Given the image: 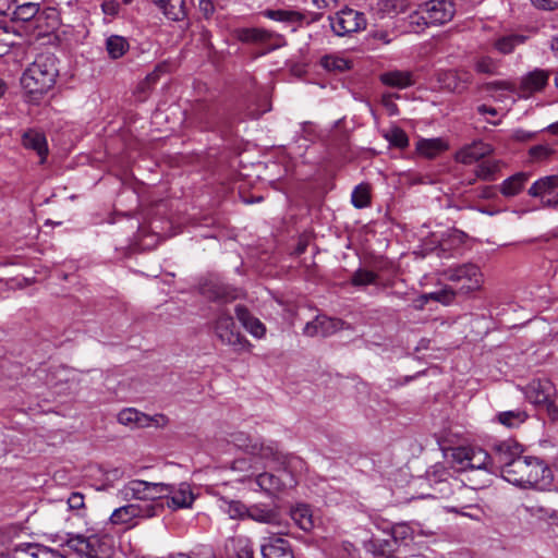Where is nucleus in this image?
Wrapping results in <instances>:
<instances>
[{
  "label": "nucleus",
  "instance_id": "f257e3e1",
  "mask_svg": "<svg viewBox=\"0 0 558 558\" xmlns=\"http://www.w3.org/2000/svg\"><path fill=\"white\" fill-rule=\"evenodd\" d=\"M57 58L52 53L38 54L21 77L23 88L38 100L50 90L58 76Z\"/></svg>",
  "mask_w": 558,
  "mask_h": 558
},
{
  "label": "nucleus",
  "instance_id": "f03ea898",
  "mask_svg": "<svg viewBox=\"0 0 558 558\" xmlns=\"http://www.w3.org/2000/svg\"><path fill=\"white\" fill-rule=\"evenodd\" d=\"M505 480L520 487L544 488L550 485L553 472L539 458L522 457L509 468Z\"/></svg>",
  "mask_w": 558,
  "mask_h": 558
},
{
  "label": "nucleus",
  "instance_id": "7ed1b4c3",
  "mask_svg": "<svg viewBox=\"0 0 558 558\" xmlns=\"http://www.w3.org/2000/svg\"><path fill=\"white\" fill-rule=\"evenodd\" d=\"M426 478L434 487V494L429 495L433 498H450L454 494V488L459 495L468 493V487L458 481L442 463L430 466L426 471Z\"/></svg>",
  "mask_w": 558,
  "mask_h": 558
},
{
  "label": "nucleus",
  "instance_id": "20e7f679",
  "mask_svg": "<svg viewBox=\"0 0 558 558\" xmlns=\"http://www.w3.org/2000/svg\"><path fill=\"white\" fill-rule=\"evenodd\" d=\"M214 329L221 343L232 347L236 352L245 351L251 345L236 329L234 319L229 313L220 312L218 314Z\"/></svg>",
  "mask_w": 558,
  "mask_h": 558
},
{
  "label": "nucleus",
  "instance_id": "39448f33",
  "mask_svg": "<svg viewBox=\"0 0 558 558\" xmlns=\"http://www.w3.org/2000/svg\"><path fill=\"white\" fill-rule=\"evenodd\" d=\"M522 453V445L512 438L494 444L490 453L494 473L501 472L505 477L509 468H511L517 459L521 458Z\"/></svg>",
  "mask_w": 558,
  "mask_h": 558
},
{
  "label": "nucleus",
  "instance_id": "423d86ee",
  "mask_svg": "<svg viewBox=\"0 0 558 558\" xmlns=\"http://www.w3.org/2000/svg\"><path fill=\"white\" fill-rule=\"evenodd\" d=\"M168 489L169 487L165 483L133 480L124 485L121 493L126 499L150 500V504H160L163 508V495Z\"/></svg>",
  "mask_w": 558,
  "mask_h": 558
},
{
  "label": "nucleus",
  "instance_id": "0eeeda50",
  "mask_svg": "<svg viewBox=\"0 0 558 558\" xmlns=\"http://www.w3.org/2000/svg\"><path fill=\"white\" fill-rule=\"evenodd\" d=\"M329 20L331 28L337 36L360 32L365 29L367 25L364 13L348 7L337 12L335 16H330Z\"/></svg>",
  "mask_w": 558,
  "mask_h": 558
},
{
  "label": "nucleus",
  "instance_id": "6e6552de",
  "mask_svg": "<svg viewBox=\"0 0 558 558\" xmlns=\"http://www.w3.org/2000/svg\"><path fill=\"white\" fill-rule=\"evenodd\" d=\"M445 276L449 281L462 282L468 281V284H460L458 292L461 294H469L481 288L483 279L480 268L474 264H463L456 267H450L445 271Z\"/></svg>",
  "mask_w": 558,
  "mask_h": 558
},
{
  "label": "nucleus",
  "instance_id": "1a4fd4ad",
  "mask_svg": "<svg viewBox=\"0 0 558 558\" xmlns=\"http://www.w3.org/2000/svg\"><path fill=\"white\" fill-rule=\"evenodd\" d=\"M161 512L162 505L160 504H129L116 509L110 515V522L112 524H125L134 518H153Z\"/></svg>",
  "mask_w": 558,
  "mask_h": 558
},
{
  "label": "nucleus",
  "instance_id": "9d476101",
  "mask_svg": "<svg viewBox=\"0 0 558 558\" xmlns=\"http://www.w3.org/2000/svg\"><path fill=\"white\" fill-rule=\"evenodd\" d=\"M424 25H438L449 22L454 15V5L447 0H429L421 5Z\"/></svg>",
  "mask_w": 558,
  "mask_h": 558
},
{
  "label": "nucleus",
  "instance_id": "9b49d317",
  "mask_svg": "<svg viewBox=\"0 0 558 558\" xmlns=\"http://www.w3.org/2000/svg\"><path fill=\"white\" fill-rule=\"evenodd\" d=\"M550 75V70H544L538 68L527 72L521 77L515 94L520 98H529L536 93L543 92L548 85Z\"/></svg>",
  "mask_w": 558,
  "mask_h": 558
},
{
  "label": "nucleus",
  "instance_id": "f8f14e48",
  "mask_svg": "<svg viewBox=\"0 0 558 558\" xmlns=\"http://www.w3.org/2000/svg\"><path fill=\"white\" fill-rule=\"evenodd\" d=\"M345 323L340 318L318 314L312 322L305 325L303 332L308 337H328L343 329Z\"/></svg>",
  "mask_w": 558,
  "mask_h": 558
},
{
  "label": "nucleus",
  "instance_id": "ddd939ff",
  "mask_svg": "<svg viewBox=\"0 0 558 558\" xmlns=\"http://www.w3.org/2000/svg\"><path fill=\"white\" fill-rule=\"evenodd\" d=\"M236 38L246 44L265 45L268 50H274L281 46L283 40L281 36L276 35L263 28H239L235 32Z\"/></svg>",
  "mask_w": 558,
  "mask_h": 558
},
{
  "label": "nucleus",
  "instance_id": "4468645a",
  "mask_svg": "<svg viewBox=\"0 0 558 558\" xmlns=\"http://www.w3.org/2000/svg\"><path fill=\"white\" fill-rule=\"evenodd\" d=\"M169 487L163 495V504H166L172 510L190 508L194 501V495L191 487L186 483L180 484L177 488L172 484H166Z\"/></svg>",
  "mask_w": 558,
  "mask_h": 558
},
{
  "label": "nucleus",
  "instance_id": "2eb2a0df",
  "mask_svg": "<svg viewBox=\"0 0 558 558\" xmlns=\"http://www.w3.org/2000/svg\"><path fill=\"white\" fill-rule=\"evenodd\" d=\"M8 15H11L13 21L28 22L35 20L39 22L44 15L47 19H50L52 15L54 16V11L49 10V12L39 13V3L20 0L17 3H13Z\"/></svg>",
  "mask_w": 558,
  "mask_h": 558
},
{
  "label": "nucleus",
  "instance_id": "dca6fc26",
  "mask_svg": "<svg viewBox=\"0 0 558 558\" xmlns=\"http://www.w3.org/2000/svg\"><path fill=\"white\" fill-rule=\"evenodd\" d=\"M192 119L204 130H215L219 124V112L215 105L197 101L192 108Z\"/></svg>",
  "mask_w": 558,
  "mask_h": 558
},
{
  "label": "nucleus",
  "instance_id": "f3484780",
  "mask_svg": "<svg viewBox=\"0 0 558 558\" xmlns=\"http://www.w3.org/2000/svg\"><path fill=\"white\" fill-rule=\"evenodd\" d=\"M473 490L468 487V493H463L459 495L454 489V494L451 496L453 498V505H448L445 509L448 512L469 517L471 519H478L481 509L476 504H473V498H469L468 495H473Z\"/></svg>",
  "mask_w": 558,
  "mask_h": 558
},
{
  "label": "nucleus",
  "instance_id": "a211bd4d",
  "mask_svg": "<svg viewBox=\"0 0 558 558\" xmlns=\"http://www.w3.org/2000/svg\"><path fill=\"white\" fill-rule=\"evenodd\" d=\"M551 385L548 380H533L527 386V398L536 405H546L549 413H556L558 409L550 400Z\"/></svg>",
  "mask_w": 558,
  "mask_h": 558
},
{
  "label": "nucleus",
  "instance_id": "6ab92c4d",
  "mask_svg": "<svg viewBox=\"0 0 558 558\" xmlns=\"http://www.w3.org/2000/svg\"><path fill=\"white\" fill-rule=\"evenodd\" d=\"M250 454L257 456L262 459L271 460L279 464L280 466L286 468L288 463V454H284L279 450L278 444L270 441L269 444H265L264 441H254V446L251 447Z\"/></svg>",
  "mask_w": 558,
  "mask_h": 558
},
{
  "label": "nucleus",
  "instance_id": "aec40b11",
  "mask_svg": "<svg viewBox=\"0 0 558 558\" xmlns=\"http://www.w3.org/2000/svg\"><path fill=\"white\" fill-rule=\"evenodd\" d=\"M493 151L489 144L482 141H475L470 145L462 147L456 154V160L463 165H471L480 159L486 157Z\"/></svg>",
  "mask_w": 558,
  "mask_h": 558
},
{
  "label": "nucleus",
  "instance_id": "412c9836",
  "mask_svg": "<svg viewBox=\"0 0 558 558\" xmlns=\"http://www.w3.org/2000/svg\"><path fill=\"white\" fill-rule=\"evenodd\" d=\"M263 558H294L292 546L282 537H269L262 545Z\"/></svg>",
  "mask_w": 558,
  "mask_h": 558
},
{
  "label": "nucleus",
  "instance_id": "4be33fe9",
  "mask_svg": "<svg viewBox=\"0 0 558 558\" xmlns=\"http://www.w3.org/2000/svg\"><path fill=\"white\" fill-rule=\"evenodd\" d=\"M153 2L171 21L181 22L187 19L189 8L185 0H153Z\"/></svg>",
  "mask_w": 558,
  "mask_h": 558
},
{
  "label": "nucleus",
  "instance_id": "5701e85b",
  "mask_svg": "<svg viewBox=\"0 0 558 558\" xmlns=\"http://www.w3.org/2000/svg\"><path fill=\"white\" fill-rule=\"evenodd\" d=\"M23 146L33 149L40 157V163H44L48 155V145L45 134L35 130H28L22 137Z\"/></svg>",
  "mask_w": 558,
  "mask_h": 558
},
{
  "label": "nucleus",
  "instance_id": "b1692460",
  "mask_svg": "<svg viewBox=\"0 0 558 558\" xmlns=\"http://www.w3.org/2000/svg\"><path fill=\"white\" fill-rule=\"evenodd\" d=\"M384 264V262H375L373 264V270L366 268L356 269L351 276L350 283L355 288L376 284L379 278L377 271L383 270L385 268Z\"/></svg>",
  "mask_w": 558,
  "mask_h": 558
},
{
  "label": "nucleus",
  "instance_id": "393cba45",
  "mask_svg": "<svg viewBox=\"0 0 558 558\" xmlns=\"http://www.w3.org/2000/svg\"><path fill=\"white\" fill-rule=\"evenodd\" d=\"M458 293V290H454L453 288L447 286L440 289L439 291L422 294L417 299L418 304L416 305V308L422 310L424 305L427 304L429 301H435L444 305H449L453 302Z\"/></svg>",
  "mask_w": 558,
  "mask_h": 558
},
{
  "label": "nucleus",
  "instance_id": "a878e982",
  "mask_svg": "<svg viewBox=\"0 0 558 558\" xmlns=\"http://www.w3.org/2000/svg\"><path fill=\"white\" fill-rule=\"evenodd\" d=\"M529 180V174L525 172H518L506 179L499 187L500 193L505 197L517 196L524 187Z\"/></svg>",
  "mask_w": 558,
  "mask_h": 558
},
{
  "label": "nucleus",
  "instance_id": "bb28decb",
  "mask_svg": "<svg viewBox=\"0 0 558 558\" xmlns=\"http://www.w3.org/2000/svg\"><path fill=\"white\" fill-rule=\"evenodd\" d=\"M437 81L444 89L452 93H462L466 88V81L462 80L454 70L439 72Z\"/></svg>",
  "mask_w": 558,
  "mask_h": 558
},
{
  "label": "nucleus",
  "instance_id": "cd10ccee",
  "mask_svg": "<svg viewBox=\"0 0 558 558\" xmlns=\"http://www.w3.org/2000/svg\"><path fill=\"white\" fill-rule=\"evenodd\" d=\"M380 82L390 87L405 88L414 84L409 71H389L380 75Z\"/></svg>",
  "mask_w": 558,
  "mask_h": 558
},
{
  "label": "nucleus",
  "instance_id": "c85d7f7f",
  "mask_svg": "<svg viewBox=\"0 0 558 558\" xmlns=\"http://www.w3.org/2000/svg\"><path fill=\"white\" fill-rule=\"evenodd\" d=\"M468 470H486L494 473L492 454L470 447Z\"/></svg>",
  "mask_w": 558,
  "mask_h": 558
},
{
  "label": "nucleus",
  "instance_id": "c756f323",
  "mask_svg": "<svg viewBox=\"0 0 558 558\" xmlns=\"http://www.w3.org/2000/svg\"><path fill=\"white\" fill-rule=\"evenodd\" d=\"M558 189V175H547L535 181L527 193L532 197H544L550 195Z\"/></svg>",
  "mask_w": 558,
  "mask_h": 558
},
{
  "label": "nucleus",
  "instance_id": "7c9ffc66",
  "mask_svg": "<svg viewBox=\"0 0 558 558\" xmlns=\"http://www.w3.org/2000/svg\"><path fill=\"white\" fill-rule=\"evenodd\" d=\"M447 148H448L447 143L441 138L420 140L416 143V150L421 155H423L429 159L435 158L440 153L447 150Z\"/></svg>",
  "mask_w": 558,
  "mask_h": 558
},
{
  "label": "nucleus",
  "instance_id": "2f4dec72",
  "mask_svg": "<svg viewBox=\"0 0 558 558\" xmlns=\"http://www.w3.org/2000/svg\"><path fill=\"white\" fill-rule=\"evenodd\" d=\"M202 293L205 298L215 302H229L235 299V294L227 287L218 283H206L202 288Z\"/></svg>",
  "mask_w": 558,
  "mask_h": 558
},
{
  "label": "nucleus",
  "instance_id": "473e14b6",
  "mask_svg": "<svg viewBox=\"0 0 558 558\" xmlns=\"http://www.w3.org/2000/svg\"><path fill=\"white\" fill-rule=\"evenodd\" d=\"M14 550L28 553L33 558H65L57 550L32 543L17 544Z\"/></svg>",
  "mask_w": 558,
  "mask_h": 558
},
{
  "label": "nucleus",
  "instance_id": "72a5a7b5",
  "mask_svg": "<svg viewBox=\"0 0 558 558\" xmlns=\"http://www.w3.org/2000/svg\"><path fill=\"white\" fill-rule=\"evenodd\" d=\"M319 64L328 72L331 73H343L349 71L352 68V61L349 59H344L337 54H326L324 56Z\"/></svg>",
  "mask_w": 558,
  "mask_h": 558
},
{
  "label": "nucleus",
  "instance_id": "f704fd0d",
  "mask_svg": "<svg viewBox=\"0 0 558 558\" xmlns=\"http://www.w3.org/2000/svg\"><path fill=\"white\" fill-rule=\"evenodd\" d=\"M106 49L113 60L123 57L130 49V44L123 36L111 35L106 40Z\"/></svg>",
  "mask_w": 558,
  "mask_h": 558
},
{
  "label": "nucleus",
  "instance_id": "c9c22d12",
  "mask_svg": "<svg viewBox=\"0 0 558 558\" xmlns=\"http://www.w3.org/2000/svg\"><path fill=\"white\" fill-rule=\"evenodd\" d=\"M526 36L520 34H510L506 36L499 37L494 47L502 54H508L513 52L515 47L523 45L526 40Z\"/></svg>",
  "mask_w": 558,
  "mask_h": 558
},
{
  "label": "nucleus",
  "instance_id": "e433bc0d",
  "mask_svg": "<svg viewBox=\"0 0 558 558\" xmlns=\"http://www.w3.org/2000/svg\"><path fill=\"white\" fill-rule=\"evenodd\" d=\"M256 484L269 494L278 493L284 487V483L278 476L268 472L257 475Z\"/></svg>",
  "mask_w": 558,
  "mask_h": 558
},
{
  "label": "nucleus",
  "instance_id": "4c0bfd02",
  "mask_svg": "<svg viewBox=\"0 0 558 558\" xmlns=\"http://www.w3.org/2000/svg\"><path fill=\"white\" fill-rule=\"evenodd\" d=\"M22 527L19 524H7L0 527V547H5L12 553H16L14 548L17 545H13V541L20 535Z\"/></svg>",
  "mask_w": 558,
  "mask_h": 558
},
{
  "label": "nucleus",
  "instance_id": "58836bf2",
  "mask_svg": "<svg viewBox=\"0 0 558 558\" xmlns=\"http://www.w3.org/2000/svg\"><path fill=\"white\" fill-rule=\"evenodd\" d=\"M498 422L507 427H517L524 423L527 418L525 411L517 409L511 411L500 412L497 416Z\"/></svg>",
  "mask_w": 558,
  "mask_h": 558
},
{
  "label": "nucleus",
  "instance_id": "ea45409f",
  "mask_svg": "<svg viewBox=\"0 0 558 558\" xmlns=\"http://www.w3.org/2000/svg\"><path fill=\"white\" fill-rule=\"evenodd\" d=\"M246 518L262 523H276L278 521V513L272 509L253 506L248 508Z\"/></svg>",
  "mask_w": 558,
  "mask_h": 558
},
{
  "label": "nucleus",
  "instance_id": "a19ab883",
  "mask_svg": "<svg viewBox=\"0 0 558 558\" xmlns=\"http://www.w3.org/2000/svg\"><path fill=\"white\" fill-rule=\"evenodd\" d=\"M500 171V161H483L477 166L476 175L484 181H494Z\"/></svg>",
  "mask_w": 558,
  "mask_h": 558
},
{
  "label": "nucleus",
  "instance_id": "79ce46f5",
  "mask_svg": "<svg viewBox=\"0 0 558 558\" xmlns=\"http://www.w3.org/2000/svg\"><path fill=\"white\" fill-rule=\"evenodd\" d=\"M470 447L453 448L450 454L452 466L461 472L468 470Z\"/></svg>",
  "mask_w": 558,
  "mask_h": 558
},
{
  "label": "nucleus",
  "instance_id": "37998d69",
  "mask_svg": "<svg viewBox=\"0 0 558 558\" xmlns=\"http://www.w3.org/2000/svg\"><path fill=\"white\" fill-rule=\"evenodd\" d=\"M118 420L121 424L124 425L135 423L138 426L144 425L143 421L145 422V424L149 422V418L146 415L140 413L135 409L122 410L118 415Z\"/></svg>",
  "mask_w": 558,
  "mask_h": 558
},
{
  "label": "nucleus",
  "instance_id": "c03bdc74",
  "mask_svg": "<svg viewBox=\"0 0 558 558\" xmlns=\"http://www.w3.org/2000/svg\"><path fill=\"white\" fill-rule=\"evenodd\" d=\"M351 202L355 208H364L371 204L369 189L365 184L357 185L351 195Z\"/></svg>",
  "mask_w": 558,
  "mask_h": 558
},
{
  "label": "nucleus",
  "instance_id": "a18cd8bd",
  "mask_svg": "<svg viewBox=\"0 0 558 558\" xmlns=\"http://www.w3.org/2000/svg\"><path fill=\"white\" fill-rule=\"evenodd\" d=\"M265 16L282 22H296L302 19V14L296 11L288 10H267L264 12Z\"/></svg>",
  "mask_w": 558,
  "mask_h": 558
},
{
  "label": "nucleus",
  "instance_id": "49530a36",
  "mask_svg": "<svg viewBox=\"0 0 558 558\" xmlns=\"http://www.w3.org/2000/svg\"><path fill=\"white\" fill-rule=\"evenodd\" d=\"M226 508L223 509L225 512L228 513V515L231 519H245L248 512V508L239 500H230L225 501Z\"/></svg>",
  "mask_w": 558,
  "mask_h": 558
},
{
  "label": "nucleus",
  "instance_id": "de8ad7c7",
  "mask_svg": "<svg viewBox=\"0 0 558 558\" xmlns=\"http://www.w3.org/2000/svg\"><path fill=\"white\" fill-rule=\"evenodd\" d=\"M386 138L390 145L395 147L403 149L409 146V137L400 128H393L390 130V132L386 134Z\"/></svg>",
  "mask_w": 558,
  "mask_h": 558
},
{
  "label": "nucleus",
  "instance_id": "09e8293b",
  "mask_svg": "<svg viewBox=\"0 0 558 558\" xmlns=\"http://www.w3.org/2000/svg\"><path fill=\"white\" fill-rule=\"evenodd\" d=\"M555 154V149L547 144L532 146L529 150L530 157L535 161H542Z\"/></svg>",
  "mask_w": 558,
  "mask_h": 558
},
{
  "label": "nucleus",
  "instance_id": "8fccbe9b",
  "mask_svg": "<svg viewBox=\"0 0 558 558\" xmlns=\"http://www.w3.org/2000/svg\"><path fill=\"white\" fill-rule=\"evenodd\" d=\"M254 441H257V439H253L244 433H236L232 435V442L248 454L252 449L251 447L254 446Z\"/></svg>",
  "mask_w": 558,
  "mask_h": 558
},
{
  "label": "nucleus",
  "instance_id": "3c124183",
  "mask_svg": "<svg viewBox=\"0 0 558 558\" xmlns=\"http://www.w3.org/2000/svg\"><path fill=\"white\" fill-rule=\"evenodd\" d=\"M292 518L296 521L300 527L304 531H308L313 527V521L311 514L307 513V509H298L292 513Z\"/></svg>",
  "mask_w": 558,
  "mask_h": 558
},
{
  "label": "nucleus",
  "instance_id": "603ef678",
  "mask_svg": "<svg viewBox=\"0 0 558 558\" xmlns=\"http://www.w3.org/2000/svg\"><path fill=\"white\" fill-rule=\"evenodd\" d=\"M475 70L478 73L496 74L497 73V64L495 63V61L492 58L484 57L476 61Z\"/></svg>",
  "mask_w": 558,
  "mask_h": 558
},
{
  "label": "nucleus",
  "instance_id": "864d4df0",
  "mask_svg": "<svg viewBox=\"0 0 558 558\" xmlns=\"http://www.w3.org/2000/svg\"><path fill=\"white\" fill-rule=\"evenodd\" d=\"M12 46L9 29L0 22V58L5 56Z\"/></svg>",
  "mask_w": 558,
  "mask_h": 558
},
{
  "label": "nucleus",
  "instance_id": "5fc2aeb1",
  "mask_svg": "<svg viewBox=\"0 0 558 558\" xmlns=\"http://www.w3.org/2000/svg\"><path fill=\"white\" fill-rule=\"evenodd\" d=\"M485 89L486 90L502 89V90H509L511 93H515L517 86L513 83L508 82V81H495V82L487 83L485 86Z\"/></svg>",
  "mask_w": 558,
  "mask_h": 558
},
{
  "label": "nucleus",
  "instance_id": "6e6d98bb",
  "mask_svg": "<svg viewBox=\"0 0 558 558\" xmlns=\"http://www.w3.org/2000/svg\"><path fill=\"white\" fill-rule=\"evenodd\" d=\"M68 506H69V509L70 510H82L85 508V502H84V495L78 493V492H74L70 495V497L68 498Z\"/></svg>",
  "mask_w": 558,
  "mask_h": 558
},
{
  "label": "nucleus",
  "instance_id": "4d7b16f0",
  "mask_svg": "<svg viewBox=\"0 0 558 558\" xmlns=\"http://www.w3.org/2000/svg\"><path fill=\"white\" fill-rule=\"evenodd\" d=\"M407 0H387L385 2V10L393 11L395 13H403L408 10Z\"/></svg>",
  "mask_w": 558,
  "mask_h": 558
},
{
  "label": "nucleus",
  "instance_id": "13d9d810",
  "mask_svg": "<svg viewBox=\"0 0 558 558\" xmlns=\"http://www.w3.org/2000/svg\"><path fill=\"white\" fill-rule=\"evenodd\" d=\"M244 328L255 337H262L266 331L265 326L256 317H253V319L247 325H245Z\"/></svg>",
  "mask_w": 558,
  "mask_h": 558
},
{
  "label": "nucleus",
  "instance_id": "bf43d9fd",
  "mask_svg": "<svg viewBox=\"0 0 558 558\" xmlns=\"http://www.w3.org/2000/svg\"><path fill=\"white\" fill-rule=\"evenodd\" d=\"M234 312H235L236 318L243 325V327H245V325H247L254 317V316H252V314L250 313L247 307L244 305H241V304H238L235 306Z\"/></svg>",
  "mask_w": 558,
  "mask_h": 558
},
{
  "label": "nucleus",
  "instance_id": "052dcab7",
  "mask_svg": "<svg viewBox=\"0 0 558 558\" xmlns=\"http://www.w3.org/2000/svg\"><path fill=\"white\" fill-rule=\"evenodd\" d=\"M192 554V558H216L214 548L208 545L198 546Z\"/></svg>",
  "mask_w": 558,
  "mask_h": 558
},
{
  "label": "nucleus",
  "instance_id": "680f3d73",
  "mask_svg": "<svg viewBox=\"0 0 558 558\" xmlns=\"http://www.w3.org/2000/svg\"><path fill=\"white\" fill-rule=\"evenodd\" d=\"M101 9L105 14L114 16L119 12L120 4L114 0H109L102 2Z\"/></svg>",
  "mask_w": 558,
  "mask_h": 558
},
{
  "label": "nucleus",
  "instance_id": "e2e57ef3",
  "mask_svg": "<svg viewBox=\"0 0 558 558\" xmlns=\"http://www.w3.org/2000/svg\"><path fill=\"white\" fill-rule=\"evenodd\" d=\"M235 558H253V548L248 544H239L235 549Z\"/></svg>",
  "mask_w": 558,
  "mask_h": 558
},
{
  "label": "nucleus",
  "instance_id": "0e129e2a",
  "mask_svg": "<svg viewBox=\"0 0 558 558\" xmlns=\"http://www.w3.org/2000/svg\"><path fill=\"white\" fill-rule=\"evenodd\" d=\"M533 4L543 10H555L558 8V0H532Z\"/></svg>",
  "mask_w": 558,
  "mask_h": 558
},
{
  "label": "nucleus",
  "instance_id": "69168bd1",
  "mask_svg": "<svg viewBox=\"0 0 558 558\" xmlns=\"http://www.w3.org/2000/svg\"><path fill=\"white\" fill-rule=\"evenodd\" d=\"M409 529L404 525L395 527L392 530L393 541L397 542L399 538L404 539L408 536Z\"/></svg>",
  "mask_w": 558,
  "mask_h": 558
},
{
  "label": "nucleus",
  "instance_id": "338daca9",
  "mask_svg": "<svg viewBox=\"0 0 558 558\" xmlns=\"http://www.w3.org/2000/svg\"><path fill=\"white\" fill-rule=\"evenodd\" d=\"M159 78V74L157 70L153 71L151 73L147 74L145 80L141 83V88H144L145 85L155 84Z\"/></svg>",
  "mask_w": 558,
  "mask_h": 558
},
{
  "label": "nucleus",
  "instance_id": "774afa93",
  "mask_svg": "<svg viewBox=\"0 0 558 558\" xmlns=\"http://www.w3.org/2000/svg\"><path fill=\"white\" fill-rule=\"evenodd\" d=\"M537 512L541 513L542 515H546V517L550 518L558 524V511H556V510L549 511L543 507H539V508H537Z\"/></svg>",
  "mask_w": 558,
  "mask_h": 558
}]
</instances>
